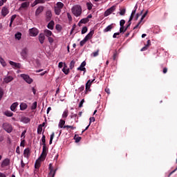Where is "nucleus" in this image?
<instances>
[{
  "label": "nucleus",
  "mask_w": 177,
  "mask_h": 177,
  "mask_svg": "<svg viewBox=\"0 0 177 177\" xmlns=\"http://www.w3.org/2000/svg\"><path fill=\"white\" fill-rule=\"evenodd\" d=\"M93 34H95V30H91L89 33L84 37L85 39L88 41V39H91L92 37H93Z\"/></svg>",
  "instance_id": "f3484780"
},
{
  "label": "nucleus",
  "mask_w": 177,
  "mask_h": 177,
  "mask_svg": "<svg viewBox=\"0 0 177 177\" xmlns=\"http://www.w3.org/2000/svg\"><path fill=\"white\" fill-rule=\"evenodd\" d=\"M125 28L124 26H120V32H123L124 33L125 32Z\"/></svg>",
  "instance_id": "864d4df0"
},
{
  "label": "nucleus",
  "mask_w": 177,
  "mask_h": 177,
  "mask_svg": "<svg viewBox=\"0 0 177 177\" xmlns=\"http://www.w3.org/2000/svg\"><path fill=\"white\" fill-rule=\"evenodd\" d=\"M6 117H12L13 116V113L10 112V111H7L4 113Z\"/></svg>",
  "instance_id": "4c0bfd02"
},
{
  "label": "nucleus",
  "mask_w": 177,
  "mask_h": 177,
  "mask_svg": "<svg viewBox=\"0 0 177 177\" xmlns=\"http://www.w3.org/2000/svg\"><path fill=\"white\" fill-rule=\"evenodd\" d=\"M62 71L64 73H65L66 75L70 73V69L67 67V64L66 63L64 64V68H62Z\"/></svg>",
  "instance_id": "aec40b11"
},
{
  "label": "nucleus",
  "mask_w": 177,
  "mask_h": 177,
  "mask_svg": "<svg viewBox=\"0 0 177 177\" xmlns=\"http://www.w3.org/2000/svg\"><path fill=\"white\" fill-rule=\"evenodd\" d=\"M41 142L43 145V151L39 158L35 162V168L36 169H38V168L41 167V162H42V161H45V158H46V156L48 154V147H46V139L45 135L42 136Z\"/></svg>",
  "instance_id": "f257e3e1"
},
{
  "label": "nucleus",
  "mask_w": 177,
  "mask_h": 177,
  "mask_svg": "<svg viewBox=\"0 0 177 177\" xmlns=\"http://www.w3.org/2000/svg\"><path fill=\"white\" fill-rule=\"evenodd\" d=\"M63 66H64V63L60 62L58 64V67L59 68H63Z\"/></svg>",
  "instance_id": "13d9d810"
},
{
  "label": "nucleus",
  "mask_w": 177,
  "mask_h": 177,
  "mask_svg": "<svg viewBox=\"0 0 177 177\" xmlns=\"http://www.w3.org/2000/svg\"><path fill=\"white\" fill-rule=\"evenodd\" d=\"M64 7V4L63 3L57 2L56 3L55 7L54 8L55 15L59 16V15H60V13H62V8Z\"/></svg>",
  "instance_id": "7ed1b4c3"
},
{
  "label": "nucleus",
  "mask_w": 177,
  "mask_h": 177,
  "mask_svg": "<svg viewBox=\"0 0 177 177\" xmlns=\"http://www.w3.org/2000/svg\"><path fill=\"white\" fill-rule=\"evenodd\" d=\"M15 37L16 39H17L18 41H20V39H21V32H17Z\"/></svg>",
  "instance_id": "7c9ffc66"
},
{
  "label": "nucleus",
  "mask_w": 177,
  "mask_h": 177,
  "mask_svg": "<svg viewBox=\"0 0 177 177\" xmlns=\"http://www.w3.org/2000/svg\"><path fill=\"white\" fill-rule=\"evenodd\" d=\"M44 35H46V37H52V31L48 30V29H45L44 30Z\"/></svg>",
  "instance_id": "c85d7f7f"
},
{
  "label": "nucleus",
  "mask_w": 177,
  "mask_h": 177,
  "mask_svg": "<svg viewBox=\"0 0 177 177\" xmlns=\"http://www.w3.org/2000/svg\"><path fill=\"white\" fill-rule=\"evenodd\" d=\"M42 12H44V6H39L35 11V16H39V14Z\"/></svg>",
  "instance_id": "a211bd4d"
},
{
  "label": "nucleus",
  "mask_w": 177,
  "mask_h": 177,
  "mask_svg": "<svg viewBox=\"0 0 177 177\" xmlns=\"http://www.w3.org/2000/svg\"><path fill=\"white\" fill-rule=\"evenodd\" d=\"M117 35H120V32H115L113 35V38H117Z\"/></svg>",
  "instance_id": "338daca9"
},
{
  "label": "nucleus",
  "mask_w": 177,
  "mask_h": 177,
  "mask_svg": "<svg viewBox=\"0 0 177 177\" xmlns=\"http://www.w3.org/2000/svg\"><path fill=\"white\" fill-rule=\"evenodd\" d=\"M86 42L87 40L85 38H84V39H82L80 43V46H84V44H86Z\"/></svg>",
  "instance_id": "a18cd8bd"
},
{
  "label": "nucleus",
  "mask_w": 177,
  "mask_h": 177,
  "mask_svg": "<svg viewBox=\"0 0 177 177\" xmlns=\"http://www.w3.org/2000/svg\"><path fill=\"white\" fill-rule=\"evenodd\" d=\"M64 124H66V121L63 120H60L58 127L59 128H64Z\"/></svg>",
  "instance_id": "72a5a7b5"
},
{
  "label": "nucleus",
  "mask_w": 177,
  "mask_h": 177,
  "mask_svg": "<svg viewBox=\"0 0 177 177\" xmlns=\"http://www.w3.org/2000/svg\"><path fill=\"white\" fill-rule=\"evenodd\" d=\"M17 106H19V103L14 102L10 106L11 111H16V108L17 107Z\"/></svg>",
  "instance_id": "bb28decb"
},
{
  "label": "nucleus",
  "mask_w": 177,
  "mask_h": 177,
  "mask_svg": "<svg viewBox=\"0 0 177 177\" xmlns=\"http://www.w3.org/2000/svg\"><path fill=\"white\" fill-rule=\"evenodd\" d=\"M84 103H85V100L82 99L79 104V107H80V108L82 107Z\"/></svg>",
  "instance_id": "6e6d98bb"
},
{
  "label": "nucleus",
  "mask_w": 177,
  "mask_h": 177,
  "mask_svg": "<svg viewBox=\"0 0 177 177\" xmlns=\"http://www.w3.org/2000/svg\"><path fill=\"white\" fill-rule=\"evenodd\" d=\"M15 80V77L12 76H6L3 79V82L6 84H9V82H12Z\"/></svg>",
  "instance_id": "2eb2a0df"
},
{
  "label": "nucleus",
  "mask_w": 177,
  "mask_h": 177,
  "mask_svg": "<svg viewBox=\"0 0 177 177\" xmlns=\"http://www.w3.org/2000/svg\"><path fill=\"white\" fill-rule=\"evenodd\" d=\"M132 20H133V17H130L129 21H128V24L127 25L126 28H124V31H127L128 30V28L130 27L131 24V21H132Z\"/></svg>",
  "instance_id": "473e14b6"
},
{
  "label": "nucleus",
  "mask_w": 177,
  "mask_h": 177,
  "mask_svg": "<svg viewBox=\"0 0 177 177\" xmlns=\"http://www.w3.org/2000/svg\"><path fill=\"white\" fill-rule=\"evenodd\" d=\"M38 3H45V0H35L33 3L32 4V8L35 6L36 5H38Z\"/></svg>",
  "instance_id": "a878e982"
},
{
  "label": "nucleus",
  "mask_w": 177,
  "mask_h": 177,
  "mask_svg": "<svg viewBox=\"0 0 177 177\" xmlns=\"http://www.w3.org/2000/svg\"><path fill=\"white\" fill-rule=\"evenodd\" d=\"M55 28H56V30L57 31H62V25H60V24H57L56 26H55Z\"/></svg>",
  "instance_id": "37998d69"
},
{
  "label": "nucleus",
  "mask_w": 177,
  "mask_h": 177,
  "mask_svg": "<svg viewBox=\"0 0 177 177\" xmlns=\"http://www.w3.org/2000/svg\"><path fill=\"white\" fill-rule=\"evenodd\" d=\"M37 133L39 135H41V133H42V127H41V126L39 125V127L37 128Z\"/></svg>",
  "instance_id": "de8ad7c7"
},
{
  "label": "nucleus",
  "mask_w": 177,
  "mask_h": 177,
  "mask_svg": "<svg viewBox=\"0 0 177 177\" xmlns=\"http://www.w3.org/2000/svg\"><path fill=\"white\" fill-rule=\"evenodd\" d=\"M86 6H87L88 10H92V8H93V4H92V3L91 2H88L86 3Z\"/></svg>",
  "instance_id": "f704fd0d"
},
{
  "label": "nucleus",
  "mask_w": 177,
  "mask_h": 177,
  "mask_svg": "<svg viewBox=\"0 0 177 177\" xmlns=\"http://www.w3.org/2000/svg\"><path fill=\"white\" fill-rule=\"evenodd\" d=\"M88 31V28L86 26H84L82 30V34H86Z\"/></svg>",
  "instance_id": "3c124183"
},
{
  "label": "nucleus",
  "mask_w": 177,
  "mask_h": 177,
  "mask_svg": "<svg viewBox=\"0 0 177 177\" xmlns=\"http://www.w3.org/2000/svg\"><path fill=\"white\" fill-rule=\"evenodd\" d=\"M147 13H149V10H147L145 12V14L141 17L140 23H142V21H143V20L145 19V17H146V16H147Z\"/></svg>",
  "instance_id": "79ce46f5"
},
{
  "label": "nucleus",
  "mask_w": 177,
  "mask_h": 177,
  "mask_svg": "<svg viewBox=\"0 0 177 177\" xmlns=\"http://www.w3.org/2000/svg\"><path fill=\"white\" fill-rule=\"evenodd\" d=\"M21 122H24V124H28V122H30V120L29 118L24 117V118H21Z\"/></svg>",
  "instance_id": "c756f323"
},
{
  "label": "nucleus",
  "mask_w": 177,
  "mask_h": 177,
  "mask_svg": "<svg viewBox=\"0 0 177 177\" xmlns=\"http://www.w3.org/2000/svg\"><path fill=\"white\" fill-rule=\"evenodd\" d=\"M149 46H150V40H147V45L141 48V52H145V50H147V49H149Z\"/></svg>",
  "instance_id": "cd10ccee"
},
{
  "label": "nucleus",
  "mask_w": 177,
  "mask_h": 177,
  "mask_svg": "<svg viewBox=\"0 0 177 177\" xmlns=\"http://www.w3.org/2000/svg\"><path fill=\"white\" fill-rule=\"evenodd\" d=\"M9 63L12 68H21V64L20 63L15 62L13 61H10Z\"/></svg>",
  "instance_id": "9d476101"
},
{
  "label": "nucleus",
  "mask_w": 177,
  "mask_h": 177,
  "mask_svg": "<svg viewBox=\"0 0 177 177\" xmlns=\"http://www.w3.org/2000/svg\"><path fill=\"white\" fill-rule=\"evenodd\" d=\"M124 15H125V9H122L120 11V16H124Z\"/></svg>",
  "instance_id": "5fc2aeb1"
},
{
  "label": "nucleus",
  "mask_w": 177,
  "mask_h": 177,
  "mask_svg": "<svg viewBox=\"0 0 177 177\" xmlns=\"http://www.w3.org/2000/svg\"><path fill=\"white\" fill-rule=\"evenodd\" d=\"M49 169H50L49 175H50L52 177H55V175H56V171H57V169H56L55 170H53V165L52 163H50Z\"/></svg>",
  "instance_id": "f8f14e48"
},
{
  "label": "nucleus",
  "mask_w": 177,
  "mask_h": 177,
  "mask_svg": "<svg viewBox=\"0 0 177 177\" xmlns=\"http://www.w3.org/2000/svg\"><path fill=\"white\" fill-rule=\"evenodd\" d=\"M30 7V1H24L21 4L19 9H24L25 10Z\"/></svg>",
  "instance_id": "ddd939ff"
},
{
  "label": "nucleus",
  "mask_w": 177,
  "mask_h": 177,
  "mask_svg": "<svg viewBox=\"0 0 177 177\" xmlns=\"http://www.w3.org/2000/svg\"><path fill=\"white\" fill-rule=\"evenodd\" d=\"M74 139L76 143H78L79 142L81 141V137H79V136L77 137V136H75Z\"/></svg>",
  "instance_id": "09e8293b"
},
{
  "label": "nucleus",
  "mask_w": 177,
  "mask_h": 177,
  "mask_svg": "<svg viewBox=\"0 0 177 177\" xmlns=\"http://www.w3.org/2000/svg\"><path fill=\"white\" fill-rule=\"evenodd\" d=\"M68 116V111L65 110L62 113V118H67Z\"/></svg>",
  "instance_id": "e433bc0d"
},
{
  "label": "nucleus",
  "mask_w": 177,
  "mask_h": 177,
  "mask_svg": "<svg viewBox=\"0 0 177 177\" xmlns=\"http://www.w3.org/2000/svg\"><path fill=\"white\" fill-rule=\"evenodd\" d=\"M38 29L35 28H32L29 30V35L30 37H37V35H38Z\"/></svg>",
  "instance_id": "0eeeda50"
},
{
  "label": "nucleus",
  "mask_w": 177,
  "mask_h": 177,
  "mask_svg": "<svg viewBox=\"0 0 177 177\" xmlns=\"http://www.w3.org/2000/svg\"><path fill=\"white\" fill-rule=\"evenodd\" d=\"M30 149H25L24 151V157H26V158H28L30 157Z\"/></svg>",
  "instance_id": "412c9836"
},
{
  "label": "nucleus",
  "mask_w": 177,
  "mask_h": 177,
  "mask_svg": "<svg viewBox=\"0 0 177 177\" xmlns=\"http://www.w3.org/2000/svg\"><path fill=\"white\" fill-rule=\"evenodd\" d=\"M3 127L8 133H10V132L13 131V127H12V125L9 123H4Z\"/></svg>",
  "instance_id": "39448f33"
},
{
  "label": "nucleus",
  "mask_w": 177,
  "mask_h": 177,
  "mask_svg": "<svg viewBox=\"0 0 177 177\" xmlns=\"http://www.w3.org/2000/svg\"><path fill=\"white\" fill-rule=\"evenodd\" d=\"M10 162V160L8 158H6V159H5V160L2 162L1 166H2V167H8V165H9Z\"/></svg>",
  "instance_id": "b1692460"
},
{
  "label": "nucleus",
  "mask_w": 177,
  "mask_h": 177,
  "mask_svg": "<svg viewBox=\"0 0 177 177\" xmlns=\"http://www.w3.org/2000/svg\"><path fill=\"white\" fill-rule=\"evenodd\" d=\"M115 24H111V25H109L106 28L104 29V32H109V31H111L113 28H114Z\"/></svg>",
  "instance_id": "dca6fc26"
},
{
  "label": "nucleus",
  "mask_w": 177,
  "mask_h": 177,
  "mask_svg": "<svg viewBox=\"0 0 177 177\" xmlns=\"http://www.w3.org/2000/svg\"><path fill=\"white\" fill-rule=\"evenodd\" d=\"M75 66V61L72 60V61L71 62L70 66H69L71 70H73V68H74V66Z\"/></svg>",
  "instance_id": "58836bf2"
},
{
  "label": "nucleus",
  "mask_w": 177,
  "mask_h": 177,
  "mask_svg": "<svg viewBox=\"0 0 177 177\" xmlns=\"http://www.w3.org/2000/svg\"><path fill=\"white\" fill-rule=\"evenodd\" d=\"M124 24H125V20H124V19L120 20V27L124 26Z\"/></svg>",
  "instance_id": "4d7b16f0"
},
{
  "label": "nucleus",
  "mask_w": 177,
  "mask_h": 177,
  "mask_svg": "<svg viewBox=\"0 0 177 177\" xmlns=\"http://www.w3.org/2000/svg\"><path fill=\"white\" fill-rule=\"evenodd\" d=\"M8 15H9V7L3 6L1 9V16L6 17Z\"/></svg>",
  "instance_id": "1a4fd4ad"
},
{
  "label": "nucleus",
  "mask_w": 177,
  "mask_h": 177,
  "mask_svg": "<svg viewBox=\"0 0 177 177\" xmlns=\"http://www.w3.org/2000/svg\"><path fill=\"white\" fill-rule=\"evenodd\" d=\"M21 56L24 60L27 59V56H28V48L25 47L21 50Z\"/></svg>",
  "instance_id": "423d86ee"
},
{
  "label": "nucleus",
  "mask_w": 177,
  "mask_h": 177,
  "mask_svg": "<svg viewBox=\"0 0 177 177\" xmlns=\"http://www.w3.org/2000/svg\"><path fill=\"white\" fill-rule=\"evenodd\" d=\"M91 56H93V57H96L97 56H99V50H97L95 51V52H93V53L91 54Z\"/></svg>",
  "instance_id": "c03bdc74"
},
{
  "label": "nucleus",
  "mask_w": 177,
  "mask_h": 177,
  "mask_svg": "<svg viewBox=\"0 0 177 177\" xmlns=\"http://www.w3.org/2000/svg\"><path fill=\"white\" fill-rule=\"evenodd\" d=\"M64 128H67V129H68V128H70L71 129L73 130V129H75L77 127H75L74 126L66 125V126H64Z\"/></svg>",
  "instance_id": "49530a36"
},
{
  "label": "nucleus",
  "mask_w": 177,
  "mask_h": 177,
  "mask_svg": "<svg viewBox=\"0 0 177 177\" xmlns=\"http://www.w3.org/2000/svg\"><path fill=\"white\" fill-rule=\"evenodd\" d=\"M16 153L20 154V147H17L16 149Z\"/></svg>",
  "instance_id": "69168bd1"
},
{
  "label": "nucleus",
  "mask_w": 177,
  "mask_h": 177,
  "mask_svg": "<svg viewBox=\"0 0 177 177\" xmlns=\"http://www.w3.org/2000/svg\"><path fill=\"white\" fill-rule=\"evenodd\" d=\"M46 17L48 20H50V18L52 17V12L50 10L46 12Z\"/></svg>",
  "instance_id": "c9c22d12"
},
{
  "label": "nucleus",
  "mask_w": 177,
  "mask_h": 177,
  "mask_svg": "<svg viewBox=\"0 0 177 177\" xmlns=\"http://www.w3.org/2000/svg\"><path fill=\"white\" fill-rule=\"evenodd\" d=\"M39 41L40 44H44V42H45V35L44 33L39 34Z\"/></svg>",
  "instance_id": "6ab92c4d"
},
{
  "label": "nucleus",
  "mask_w": 177,
  "mask_h": 177,
  "mask_svg": "<svg viewBox=\"0 0 177 177\" xmlns=\"http://www.w3.org/2000/svg\"><path fill=\"white\" fill-rule=\"evenodd\" d=\"M88 21H89V19H88V18H84L82 19L80 21V22L78 23V26L80 27H81V24H86V23H88Z\"/></svg>",
  "instance_id": "4be33fe9"
},
{
  "label": "nucleus",
  "mask_w": 177,
  "mask_h": 177,
  "mask_svg": "<svg viewBox=\"0 0 177 177\" xmlns=\"http://www.w3.org/2000/svg\"><path fill=\"white\" fill-rule=\"evenodd\" d=\"M0 63L3 67H6V62H5V59L2 58V57L0 55Z\"/></svg>",
  "instance_id": "2f4dec72"
},
{
  "label": "nucleus",
  "mask_w": 177,
  "mask_h": 177,
  "mask_svg": "<svg viewBox=\"0 0 177 177\" xmlns=\"http://www.w3.org/2000/svg\"><path fill=\"white\" fill-rule=\"evenodd\" d=\"M147 13H149V10H147L145 12V14L141 17L140 23H142V21H143V20L145 19V17H146V16H147Z\"/></svg>",
  "instance_id": "ea45409f"
},
{
  "label": "nucleus",
  "mask_w": 177,
  "mask_h": 177,
  "mask_svg": "<svg viewBox=\"0 0 177 177\" xmlns=\"http://www.w3.org/2000/svg\"><path fill=\"white\" fill-rule=\"evenodd\" d=\"M71 12L75 17H80V15L82 14V7L80 5H75L72 7Z\"/></svg>",
  "instance_id": "f03ea898"
},
{
  "label": "nucleus",
  "mask_w": 177,
  "mask_h": 177,
  "mask_svg": "<svg viewBox=\"0 0 177 177\" xmlns=\"http://www.w3.org/2000/svg\"><path fill=\"white\" fill-rule=\"evenodd\" d=\"M0 177H6V174L0 172Z\"/></svg>",
  "instance_id": "774afa93"
},
{
  "label": "nucleus",
  "mask_w": 177,
  "mask_h": 177,
  "mask_svg": "<svg viewBox=\"0 0 177 177\" xmlns=\"http://www.w3.org/2000/svg\"><path fill=\"white\" fill-rule=\"evenodd\" d=\"M54 27H55V21H50L48 23L47 28H48V30H53Z\"/></svg>",
  "instance_id": "393cba45"
},
{
  "label": "nucleus",
  "mask_w": 177,
  "mask_h": 177,
  "mask_svg": "<svg viewBox=\"0 0 177 177\" xmlns=\"http://www.w3.org/2000/svg\"><path fill=\"white\" fill-rule=\"evenodd\" d=\"M89 124H91V122H95V118L94 117H91L89 118Z\"/></svg>",
  "instance_id": "052dcab7"
},
{
  "label": "nucleus",
  "mask_w": 177,
  "mask_h": 177,
  "mask_svg": "<svg viewBox=\"0 0 177 177\" xmlns=\"http://www.w3.org/2000/svg\"><path fill=\"white\" fill-rule=\"evenodd\" d=\"M21 78H23L24 81L26 82L27 84H32V78L30 77V75L26 74H21Z\"/></svg>",
  "instance_id": "20e7f679"
},
{
  "label": "nucleus",
  "mask_w": 177,
  "mask_h": 177,
  "mask_svg": "<svg viewBox=\"0 0 177 177\" xmlns=\"http://www.w3.org/2000/svg\"><path fill=\"white\" fill-rule=\"evenodd\" d=\"M48 41L50 42V44H53V38H52L50 36L48 37Z\"/></svg>",
  "instance_id": "680f3d73"
},
{
  "label": "nucleus",
  "mask_w": 177,
  "mask_h": 177,
  "mask_svg": "<svg viewBox=\"0 0 177 177\" xmlns=\"http://www.w3.org/2000/svg\"><path fill=\"white\" fill-rule=\"evenodd\" d=\"M20 110H21V111H24V110H26V109L28 107V105H27L26 103L22 102L20 104Z\"/></svg>",
  "instance_id": "5701e85b"
},
{
  "label": "nucleus",
  "mask_w": 177,
  "mask_h": 177,
  "mask_svg": "<svg viewBox=\"0 0 177 177\" xmlns=\"http://www.w3.org/2000/svg\"><path fill=\"white\" fill-rule=\"evenodd\" d=\"M15 19H16V15H14L11 17V19H10L11 23H13V21H15Z\"/></svg>",
  "instance_id": "bf43d9fd"
},
{
  "label": "nucleus",
  "mask_w": 177,
  "mask_h": 177,
  "mask_svg": "<svg viewBox=\"0 0 177 177\" xmlns=\"http://www.w3.org/2000/svg\"><path fill=\"white\" fill-rule=\"evenodd\" d=\"M3 96V89L0 87V97H2Z\"/></svg>",
  "instance_id": "0e129e2a"
},
{
  "label": "nucleus",
  "mask_w": 177,
  "mask_h": 177,
  "mask_svg": "<svg viewBox=\"0 0 177 177\" xmlns=\"http://www.w3.org/2000/svg\"><path fill=\"white\" fill-rule=\"evenodd\" d=\"M85 66H86V62L84 61L80 66V67L77 68L78 71H84V73L86 71V69L85 68Z\"/></svg>",
  "instance_id": "4468645a"
},
{
  "label": "nucleus",
  "mask_w": 177,
  "mask_h": 177,
  "mask_svg": "<svg viewBox=\"0 0 177 177\" xmlns=\"http://www.w3.org/2000/svg\"><path fill=\"white\" fill-rule=\"evenodd\" d=\"M95 79L91 81V80H88L87 82L86 83V92H91V86L92 85V82H94Z\"/></svg>",
  "instance_id": "9b49d317"
},
{
  "label": "nucleus",
  "mask_w": 177,
  "mask_h": 177,
  "mask_svg": "<svg viewBox=\"0 0 177 177\" xmlns=\"http://www.w3.org/2000/svg\"><path fill=\"white\" fill-rule=\"evenodd\" d=\"M147 13H149V10H147L145 12V14L141 17L140 23H142V21H143V20L145 19V17H146V16H147Z\"/></svg>",
  "instance_id": "a19ab883"
},
{
  "label": "nucleus",
  "mask_w": 177,
  "mask_h": 177,
  "mask_svg": "<svg viewBox=\"0 0 177 177\" xmlns=\"http://www.w3.org/2000/svg\"><path fill=\"white\" fill-rule=\"evenodd\" d=\"M27 131L26 130H24L22 133H21V138H26V133Z\"/></svg>",
  "instance_id": "e2e57ef3"
},
{
  "label": "nucleus",
  "mask_w": 177,
  "mask_h": 177,
  "mask_svg": "<svg viewBox=\"0 0 177 177\" xmlns=\"http://www.w3.org/2000/svg\"><path fill=\"white\" fill-rule=\"evenodd\" d=\"M8 0H0V6H3L4 3H6Z\"/></svg>",
  "instance_id": "603ef678"
},
{
  "label": "nucleus",
  "mask_w": 177,
  "mask_h": 177,
  "mask_svg": "<svg viewBox=\"0 0 177 177\" xmlns=\"http://www.w3.org/2000/svg\"><path fill=\"white\" fill-rule=\"evenodd\" d=\"M37 109V102L32 103L31 106V110H35Z\"/></svg>",
  "instance_id": "8fccbe9b"
},
{
  "label": "nucleus",
  "mask_w": 177,
  "mask_h": 177,
  "mask_svg": "<svg viewBox=\"0 0 177 177\" xmlns=\"http://www.w3.org/2000/svg\"><path fill=\"white\" fill-rule=\"evenodd\" d=\"M114 10H115V6H113L110 8L106 10L104 12L105 17H107V16H110V15H111V13L114 12Z\"/></svg>",
  "instance_id": "6e6552de"
}]
</instances>
